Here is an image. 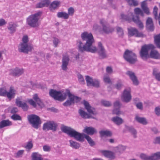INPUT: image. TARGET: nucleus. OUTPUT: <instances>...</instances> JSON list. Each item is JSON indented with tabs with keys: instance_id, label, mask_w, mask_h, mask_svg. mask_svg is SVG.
<instances>
[{
	"instance_id": "f257e3e1",
	"label": "nucleus",
	"mask_w": 160,
	"mask_h": 160,
	"mask_svg": "<svg viewBox=\"0 0 160 160\" xmlns=\"http://www.w3.org/2000/svg\"><path fill=\"white\" fill-rule=\"evenodd\" d=\"M81 37L83 41H86V43L84 45L81 40L77 41V45L79 51L81 52L86 51L92 53H97L102 58L106 57L105 49L101 42H98L97 48L93 45L94 38L91 33L85 32L82 33Z\"/></svg>"
},
{
	"instance_id": "f03ea898",
	"label": "nucleus",
	"mask_w": 160,
	"mask_h": 160,
	"mask_svg": "<svg viewBox=\"0 0 160 160\" xmlns=\"http://www.w3.org/2000/svg\"><path fill=\"white\" fill-rule=\"evenodd\" d=\"M61 131L66 133L71 137L74 138L76 140L79 142H83L85 138L91 146L95 145L94 141L88 135L83 133H80L73 129L70 127L62 124L61 128Z\"/></svg>"
},
{
	"instance_id": "7ed1b4c3",
	"label": "nucleus",
	"mask_w": 160,
	"mask_h": 160,
	"mask_svg": "<svg viewBox=\"0 0 160 160\" xmlns=\"http://www.w3.org/2000/svg\"><path fill=\"white\" fill-rule=\"evenodd\" d=\"M41 14L42 12H39L29 16L27 20L28 24L32 27H38L39 25L38 20L40 17Z\"/></svg>"
},
{
	"instance_id": "20e7f679",
	"label": "nucleus",
	"mask_w": 160,
	"mask_h": 160,
	"mask_svg": "<svg viewBox=\"0 0 160 160\" xmlns=\"http://www.w3.org/2000/svg\"><path fill=\"white\" fill-rule=\"evenodd\" d=\"M122 19L130 22L132 20L136 23L140 29H142L143 28V25L142 22L140 20L139 17L137 15L134 16L133 14L130 12L128 14V15H125L123 14L121 15Z\"/></svg>"
},
{
	"instance_id": "39448f33",
	"label": "nucleus",
	"mask_w": 160,
	"mask_h": 160,
	"mask_svg": "<svg viewBox=\"0 0 160 160\" xmlns=\"http://www.w3.org/2000/svg\"><path fill=\"white\" fill-rule=\"evenodd\" d=\"M29 123L33 128L38 129L41 123L40 117L35 114L28 115L27 117Z\"/></svg>"
},
{
	"instance_id": "423d86ee",
	"label": "nucleus",
	"mask_w": 160,
	"mask_h": 160,
	"mask_svg": "<svg viewBox=\"0 0 160 160\" xmlns=\"http://www.w3.org/2000/svg\"><path fill=\"white\" fill-rule=\"evenodd\" d=\"M49 94L54 99L60 101H64L67 97L66 93H62L60 91H57L53 89L50 90Z\"/></svg>"
},
{
	"instance_id": "0eeeda50",
	"label": "nucleus",
	"mask_w": 160,
	"mask_h": 160,
	"mask_svg": "<svg viewBox=\"0 0 160 160\" xmlns=\"http://www.w3.org/2000/svg\"><path fill=\"white\" fill-rule=\"evenodd\" d=\"M123 57L126 61L131 64L134 63L137 60L135 53L128 50H126L125 52Z\"/></svg>"
},
{
	"instance_id": "6e6552de",
	"label": "nucleus",
	"mask_w": 160,
	"mask_h": 160,
	"mask_svg": "<svg viewBox=\"0 0 160 160\" xmlns=\"http://www.w3.org/2000/svg\"><path fill=\"white\" fill-rule=\"evenodd\" d=\"M67 95L69 99H68L63 103L64 106H69L72 104H74L75 102H79L81 98L79 97L75 96L71 93L69 91L67 92Z\"/></svg>"
},
{
	"instance_id": "1a4fd4ad",
	"label": "nucleus",
	"mask_w": 160,
	"mask_h": 160,
	"mask_svg": "<svg viewBox=\"0 0 160 160\" xmlns=\"http://www.w3.org/2000/svg\"><path fill=\"white\" fill-rule=\"evenodd\" d=\"M155 48L152 44L145 45L142 46L140 52L141 57L143 59H146L148 56V51Z\"/></svg>"
},
{
	"instance_id": "9d476101",
	"label": "nucleus",
	"mask_w": 160,
	"mask_h": 160,
	"mask_svg": "<svg viewBox=\"0 0 160 160\" xmlns=\"http://www.w3.org/2000/svg\"><path fill=\"white\" fill-rule=\"evenodd\" d=\"M100 23L102 27V31L105 33L109 34L114 31V28L110 27L107 21L104 19H100Z\"/></svg>"
},
{
	"instance_id": "9b49d317",
	"label": "nucleus",
	"mask_w": 160,
	"mask_h": 160,
	"mask_svg": "<svg viewBox=\"0 0 160 160\" xmlns=\"http://www.w3.org/2000/svg\"><path fill=\"white\" fill-rule=\"evenodd\" d=\"M58 126L57 123L53 121H49L43 124L42 129L43 130H51L55 132L57 130Z\"/></svg>"
},
{
	"instance_id": "f8f14e48",
	"label": "nucleus",
	"mask_w": 160,
	"mask_h": 160,
	"mask_svg": "<svg viewBox=\"0 0 160 160\" xmlns=\"http://www.w3.org/2000/svg\"><path fill=\"white\" fill-rule=\"evenodd\" d=\"M128 33L130 36H135L136 37H142L144 35L142 32H139L135 28L131 27L128 28Z\"/></svg>"
},
{
	"instance_id": "ddd939ff",
	"label": "nucleus",
	"mask_w": 160,
	"mask_h": 160,
	"mask_svg": "<svg viewBox=\"0 0 160 160\" xmlns=\"http://www.w3.org/2000/svg\"><path fill=\"white\" fill-rule=\"evenodd\" d=\"M122 101L124 102L128 103L131 100L132 97L130 94V91L125 89L123 91L121 97Z\"/></svg>"
},
{
	"instance_id": "4468645a",
	"label": "nucleus",
	"mask_w": 160,
	"mask_h": 160,
	"mask_svg": "<svg viewBox=\"0 0 160 160\" xmlns=\"http://www.w3.org/2000/svg\"><path fill=\"white\" fill-rule=\"evenodd\" d=\"M99 152L106 158L111 159H114L115 158V153L111 151L100 150Z\"/></svg>"
},
{
	"instance_id": "2eb2a0df",
	"label": "nucleus",
	"mask_w": 160,
	"mask_h": 160,
	"mask_svg": "<svg viewBox=\"0 0 160 160\" xmlns=\"http://www.w3.org/2000/svg\"><path fill=\"white\" fill-rule=\"evenodd\" d=\"M32 48V47L27 43H21L19 47V50L20 52L28 53L29 51H31Z\"/></svg>"
},
{
	"instance_id": "dca6fc26",
	"label": "nucleus",
	"mask_w": 160,
	"mask_h": 160,
	"mask_svg": "<svg viewBox=\"0 0 160 160\" xmlns=\"http://www.w3.org/2000/svg\"><path fill=\"white\" fill-rule=\"evenodd\" d=\"M83 104L85 108L88 112V114L90 115H96L97 114V113L95 111V108L91 107L88 102L85 100H84L83 101Z\"/></svg>"
},
{
	"instance_id": "f3484780",
	"label": "nucleus",
	"mask_w": 160,
	"mask_h": 160,
	"mask_svg": "<svg viewBox=\"0 0 160 160\" xmlns=\"http://www.w3.org/2000/svg\"><path fill=\"white\" fill-rule=\"evenodd\" d=\"M126 74L129 76L130 79L132 80L133 84L134 85H138L139 84V82L134 73L130 71H128L126 72Z\"/></svg>"
},
{
	"instance_id": "a211bd4d",
	"label": "nucleus",
	"mask_w": 160,
	"mask_h": 160,
	"mask_svg": "<svg viewBox=\"0 0 160 160\" xmlns=\"http://www.w3.org/2000/svg\"><path fill=\"white\" fill-rule=\"evenodd\" d=\"M83 132L89 135H93L97 133V130L92 127H86L83 130Z\"/></svg>"
},
{
	"instance_id": "6ab92c4d",
	"label": "nucleus",
	"mask_w": 160,
	"mask_h": 160,
	"mask_svg": "<svg viewBox=\"0 0 160 160\" xmlns=\"http://www.w3.org/2000/svg\"><path fill=\"white\" fill-rule=\"evenodd\" d=\"M18 25L12 22H10L8 23L7 28L10 34H13L16 31Z\"/></svg>"
},
{
	"instance_id": "aec40b11",
	"label": "nucleus",
	"mask_w": 160,
	"mask_h": 160,
	"mask_svg": "<svg viewBox=\"0 0 160 160\" xmlns=\"http://www.w3.org/2000/svg\"><path fill=\"white\" fill-rule=\"evenodd\" d=\"M125 130L131 133L134 138L137 137V131L132 126H125Z\"/></svg>"
},
{
	"instance_id": "412c9836",
	"label": "nucleus",
	"mask_w": 160,
	"mask_h": 160,
	"mask_svg": "<svg viewBox=\"0 0 160 160\" xmlns=\"http://www.w3.org/2000/svg\"><path fill=\"white\" fill-rule=\"evenodd\" d=\"M15 103L18 107L22 108L24 111H27L28 110V106L26 102H22V101L16 99Z\"/></svg>"
},
{
	"instance_id": "4be33fe9",
	"label": "nucleus",
	"mask_w": 160,
	"mask_h": 160,
	"mask_svg": "<svg viewBox=\"0 0 160 160\" xmlns=\"http://www.w3.org/2000/svg\"><path fill=\"white\" fill-rule=\"evenodd\" d=\"M146 27L148 30L152 31L154 30V27L152 19L148 17L147 20L146 22Z\"/></svg>"
},
{
	"instance_id": "5701e85b",
	"label": "nucleus",
	"mask_w": 160,
	"mask_h": 160,
	"mask_svg": "<svg viewBox=\"0 0 160 160\" xmlns=\"http://www.w3.org/2000/svg\"><path fill=\"white\" fill-rule=\"evenodd\" d=\"M61 3L60 2L55 0L52 2L50 4L49 9L51 11L55 10L59 7Z\"/></svg>"
},
{
	"instance_id": "b1692460",
	"label": "nucleus",
	"mask_w": 160,
	"mask_h": 160,
	"mask_svg": "<svg viewBox=\"0 0 160 160\" xmlns=\"http://www.w3.org/2000/svg\"><path fill=\"white\" fill-rule=\"evenodd\" d=\"M15 90L13 88L11 87L9 91L8 92H7L6 96L9 100H11L14 98L15 94Z\"/></svg>"
},
{
	"instance_id": "393cba45",
	"label": "nucleus",
	"mask_w": 160,
	"mask_h": 160,
	"mask_svg": "<svg viewBox=\"0 0 160 160\" xmlns=\"http://www.w3.org/2000/svg\"><path fill=\"white\" fill-rule=\"evenodd\" d=\"M79 113L81 116L83 118H95L92 116V115L88 114L82 109L79 110Z\"/></svg>"
},
{
	"instance_id": "a878e982",
	"label": "nucleus",
	"mask_w": 160,
	"mask_h": 160,
	"mask_svg": "<svg viewBox=\"0 0 160 160\" xmlns=\"http://www.w3.org/2000/svg\"><path fill=\"white\" fill-rule=\"evenodd\" d=\"M69 61V58L68 56H63L62 59V66L63 70H66V69Z\"/></svg>"
},
{
	"instance_id": "bb28decb",
	"label": "nucleus",
	"mask_w": 160,
	"mask_h": 160,
	"mask_svg": "<svg viewBox=\"0 0 160 160\" xmlns=\"http://www.w3.org/2000/svg\"><path fill=\"white\" fill-rule=\"evenodd\" d=\"M151 50L150 54V57L157 59H160V54L158 51L152 49Z\"/></svg>"
},
{
	"instance_id": "cd10ccee",
	"label": "nucleus",
	"mask_w": 160,
	"mask_h": 160,
	"mask_svg": "<svg viewBox=\"0 0 160 160\" xmlns=\"http://www.w3.org/2000/svg\"><path fill=\"white\" fill-rule=\"evenodd\" d=\"M12 122L8 120H2L0 122V129L11 125Z\"/></svg>"
},
{
	"instance_id": "c85d7f7f",
	"label": "nucleus",
	"mask_w": 160,
	"mask_h": 160,
	"mask_svg": "<svg viewBox=\"0 0 160 160\" xmlns=\"http://www.w3.org/2000/svg\"><path fill=\"white\" fill-rule=\"evenodd\" d=\"M141 6L142 8L145 13L148 15L150 14V12L148 8L147 7L145 1H144L142 2Z\"/></svg>"
},
{
	"instance_id": "c756f323",
	"label": "nucleus",
	"mask_w": 160,
	"mask_h": 160,
	"mask_svg": "<svg viewBox=\"0 0 160 160\" xmlns=\"http://www.w3.org/2000/svg\"><path fill=\"white\" fill-rule=\"evenodd\" d=\"M111 120L115 124L118 125L123 123V120L122 118L118 116L112 118Z\"/></svg>"
},
{
	"instance_id": "7c9ffc66",
	"label": "nucleus",
	"mask_w": 160,
	"mask_h": 160,
	"mask_svg": "<svg viewBox=\"0 0 160 160\" xmlns=\"http://www.w3.org/2000/svg\"><path fill=\"white\" fill-rule=\"evenodd\" d=\"M150 160H160V152L152 154L150 156Z\"/></svg>"
},
{
	"instance_id": "2f4dec72",
	"label": "nucleus",
	"mask_w": 160,
	"mask_h": 160,
	"mask_svg": "<svg viewBox=\"0 0 160 160\" xmlns=\"http://www.w3.org/2000/svg\"><path fill=\"white\" fill-rule=\"evenodd\" d=\"M135 120L138 122L143 125H146L148 122L146 119L144 118L140 117L138 116L135 117Z\"/></svg>"
},
{
	"instance_id": "473e14b6",
	"label": "nucleus",
	"mask_w": 160,
	"mask_h": 160,
	"mask_svg": "<svg viewBox=\"0 0 160 160\" xmlns=\"http://www.w3.org/2000/svg\"><path fill=\"white\" fill-rule=\"evenodd\" d=\"M57 17L59 18L67 19L69 18L68 14L65 12H58L57 14Z\"/></svg>"
},
{
	"instance_id": "72a5a7b5",
	"label": "nucleus",
	"mask_w": 160,
	"mask_h": 160,
	"mask_svg": "<svg viewBox=\"0 0 160 160\" xmlns=\"http://www.w3.org/2000/svg\"><path fill=\"white\" fill-rule=\"evenodd\" d=\"M70 146L73 148L77 149L80 147V144L79 143L74 141L72 140H69Z\"/></svg>"
},
{
	"instance_id": "f704fd0d",
	"label": "nucleus",
	"mask_w": 160,
	"mask_h": 160,
	"mask_svg": "<svg viewBox=\"0 0 160 160\" xmlns=\"http://www.w3.org/2000/svg\"><path fill=\"white\" fill-rule=\"evenodd\" d=\"M100 136L103 137L104 136H111L112 133L110 131L108 130H102L99 132Z\"/></svg>"
},
{
	"instance_id": "c9c22d12",
	"label": "nucleus",
	"mask_w": 160,
	"mask_h": 160,
	"mask_svg": "<svg viewBox=\"0 0 160 160\" xmlns=\"http://www.w3.org/2000/svg\"><path fill=\"white\" fill-rule=\"evenodd\" d=\"M155 43L157 47L160 48V33L154 36Z\"/></svg>"
},
{
	"instance_id": "e433bc0d",
	"label": "nucleus",
	"mask_w": 160,
	"mask_h": 160,
	"mask_svg": "<svg viewBox=\"0 0 160 160\" xmlns=\"http://www.w3.org/2000/svg\"><path fill=\"white\" fill-rule=\"evenodd\" d=\"M126 147L122 145H119L115 148V151L117 152L122 153L126 149Z\"/></svg>"
},
{
	"instance_id": "4c0bfd02",
	"label": "nucleus",
	"mask_w": 160,
	"mask_h": 160,
	"mask_svg": "<svg viewBox=\"0 0 160 160\" xmlns=\"http://www.w3.org/2000/svg\"><path fill=\"white\" fill-rule=\"evenodd\" d=\"M32 160H43V158L41 157V155L36 152L32 153Z\"/></svg>"
},
{
	"instance_id": "58836bf2",
	"label": "nucleus",
	"mask_w": 160,
	"mask_h": 160,
	"mask_svg": "<svg viewBox=\"0 0 160 160\" xmlns=\"http://www.w3.org/2000/svg\"><path fill=\"white\" fill-rule=\"evenodd\" d=\"M23 73V71H11L10 74L13 76L18 77Z\"/></svg>"
},
{
	"instance_id": "ea45409f",
	"label": "nucleus",
	"mask_w": 160,
	"mask_h": 160,
	"mask_svg": "<svg viewBox=\"0 0 160 160\" xmlns=\"http://www.w3.org/2000/svg\"><path fill=\"white\" fill-rule=\"evenodd\" d=\"M152 74L154 78L157 81L160 82V71H153Z\"/></svg>"
},
{
	"instance_id": "a19ab883",
	"label": "nucleus",
	"mask_w": 160,
	"mask_h": 160,
	"mask_svg": "<svg viewBox=\"0 0 160 160\" xmlns=\"http://www.w3.org/2000/svg\"><path fill=\"white\" fill-rule=\"evenodd\" d=\"M86 80L87 85L88 86H92L94 80H93L91 77L89 76H86Z\"/></svg>"
},
{
	"instance_id": "79ce46f5",
	"label": "nucleus",
	"mask_w": 160,
	"mask_h": 160,
	"mask_svg": "<svg viewBox=\"0 0 160 160\" xmlns=\"http://www.w3.org/2000/svg\"><path fill=\"white\" fill-rule=\"evenodd\" d=\"M102 105L106 107H109L112 106V103L108 101L102 100L101 101Z\"/></svg>"
},
{
	"instance_id": "37998d69",
	"label": "nucleus",
	"mask_w": 160,
	"mask_h": 160,
	"mask_svg": "<svg viewBox=\"0 0 160 160\" xmlns=\"http://www.w3.org/2000/svg\"><path fill=\"white\" fill-rule=\"evenodd\" d=\"M135 13L137 15H140L141 16L143 17L144 16V13L142 10L140 8H136L134 9Z\"/></svg>"
},
{
	"instance_id": "c03bdc74",
	"label": "nucleus",
	"mask_w": 160,
	"mask_h": 160,
	"mask_svg": "<svg viewBox=\"0 0 160 160\" xmlns=\"http://www.w3.org/2000/svg\"><path fill=\"white\" fill-rule=\"evenodd\" d=\"M140 157L143 160H150V156H148L145 154L142 153L140 154Z\"/></svg>"
},
{
	"instance_id": "a18cd8bd",
	"label": "nucleus",
	"mask_w": 160,
	"mask_h": 160,
	"mask_svg": "<svg viewBox=\"0 0 160 160\" xmlns=\"http://www.w3.org/2000/svg\"><path fill=\"white\" fill-rule=\"evenodd\" d=\"M126 1L128 4L130 5L137 6L138 4L136 0H126Z\"/></svg>"
},
{
	"instance_id": "49530a36",
	"label": "nucleus",
	"mask_w": 160,
	"mask_h": 160,
	"mask_svg": "<svg viewBox=\"0 0 160 160\" xmlns=\"http://www.w3.org/2000/svg\"><path fill=\"white\" fill-rule=\"evenodd\" d=\"M112 113L117 115H119L123 114V112L120 110V108H114Z\"/></svg>"
},
{
	"instance_id": "de8ad7c7",
	"label": "nucleus",
	"mask_w": 160,
	"mask_h": 160,
	"mask_svg": "<svg viewBox=\"0 0 160 160\" xmlns=\"http://www.w3.org/2000/svg\"><path fill=\"white\" fill-rule=\"evenodd\" d=\"M11 118L14 120H21L22 118L19 115L14 114L11 117Z\"/></svg>"
},
{
	"instance_id": "09e8293b",
	"label": "nucleus",
	"mask_w": 160,
	"mask_h": 160,
	"mask_svg": "<svg viewBox=\"0 0 160 160\" xmlns=\"http://www.w3.org/2000/svg\"><path fill=\"white\" fill-rule=\"evenodd\" d=\"M7 92L6 88H0V96H6Z\"/></svg>"
},
{
	"instance_id": "8fccbe9b",
	"label": "nucleus",
	"mask_w": 160,
	"mask_h": 160,
	"mask_svg": "<svg viewBox=\"0 0 160 160\" xmlns=\"http://www.w3.org/2000/svg\"><path fill=\"white\" fill-rule=\"evenodd\" d=\"M121 105L120 101L118 100L116 101L113 103L114 108H120Z\"/></svg>"
},
{
	"instance_id": "3c124183",
	"label": "nucleus",
	"mask_w": 160,
	"mask_h": 160,
	"mask_svg": "<svg viewBox=\"0 0 160 160\" xmlns=\"http://www.w3.org/2000/svg\"><path fill=\"white\" fill-rule=\"evenodd\" d=\"M99 81L98 80L94 79L92 86L98 88L99 87Z\"/></svg>"
},
{
	"instance_id": "603ef678",
	"label": "nucleus",
	"mask_w": 160,
	"mask_h": 160,
	"mask_svg": "<svg viewBox=\"0 0 160 160\" xmlns=\"http://www.w3.org/2000/svg\"><path fill=\"white\" fill-rule=\"evenodd\" d=\"M78 78L79 82L81 84H84L85 83V81L82 76L80 74L78 75Z\"/></svg>"
},
{
	"instance_id": "864d4df0",
	"label": "nucleus",
	"mask_w": 160,
	"mask_h": 160,
	"mask_svg": "<svg viewBox=\"0 0 160 160\" xmlns=\"http://www.w3.org/2000/svg\"><path fill=\"white\" fill-rule=\"evenodd\" d=\"M117 31L119 36H122L123 34V30L122 28L119 27L117 28Z\"/></svg>"
},
{
	"instance_id": "5fc2aeb1",
	"label": "nucleus",
	"mask_w": 160,
	"mask_h": 160,
	"mask_svg": "<svg viewBox=\"0 0 160 160\" xmlns=\"http://www.w3.org/2000/svg\"><path fill=\"white\" fill-rule=\"evenodd\" d=\"M103 80L106 83L108 84L112 83L111 81L108 76L104 75L103 77Z\"/></svg>"
},
{
	"instance_id": "6e6d98bb",
	"label": "nucleus",
	"mask_w": 160,
	"mask_h": 160,
	"mask_svg": "<svg viewBox=\"0 0 160 160\" xmlns=\"http://www.w3.org/2000/svg\"><path fill=\"white\" fill-rule=\"evenodd\" d=\"M28 101L30 105L32 106L33 107L36 108L37 107L36 102L32 99H28Z\"/></svg>"
},
{
	"instance_id": "4d7b16f0",
	"label": "nucleus",
	"mask_w": 160,
	"mask_h": 160,
	"mask_svg": "<svg viewBox=\"0 0 160 160\" xmlns=\"http://www.w3.org/2000/svg\"><path fill=\"white\" fill-rule=\"evenodd\" d=\"M74 9L72 7H71L69 8L68 9V13H67L68 14V16L69 15L72 16L74 14Z\"/></svg>"
},
{
	"instance_id": "13d9d810",
	"label": "nucleus",
	"mask_w": 160,
	"mask_h": 160,
	"mask_svg": "<svg viewBox=\"0 0 160 160\" xmlns=\"http://www.w3.org/2000/svg\"><path fill=\"white\" fill-rule=\"evenodd\" d=\"M158 10V8L156 6H155L153 8V13L154 16V18L156 19H157V18L158 17L157 15Z\"/></svg>"
},
{
	"instance_id": "bf43d9fd",
	"label": "nucleus",
	"mask_w": 160,
	"mask_h": 160,
	"mask_svg": "<svg viewBox=\"0 0 160 160\" xmlns=\"http://www.w3.org/2000/svg\"><path fill=\"white\" fill-rule=\"evenodd\" d=\"M24 151L23 150H20L18 151L16 153V157L17 158H20L22 157L24 153Z\"/></svg>"
},
{
	"instance_id": "052dcab7",
	"label": "nucleus",
	"mask_w": 160,
	"mask_h": 160,
	"mask_svg": "<svg viewBox=\"0 0 160 160\" xmlns=\"http://www.w3.org/2000/svg\"><path fill=\"white\" fill-rule=\"evenodd\" d=\"M44 7H48L50 4V1L49 0H43L42 1Z\"/></svg>"
},
{
	"instance_id": "680f3d73",
	"label": "nucleus",
	"mask_w": 160,
	"mask_h": 160,
	"mask_svg": "<svg viewBox=\"0 0 160 160\" xmlns=\"http://www.w3.org/2000/svg\"><path fill=\"white\" fill-rule=\"evenodd\" d=\"M33 146V144L32 141H30L27 142L26 146L25 147V148L27 149H31Z\"/></svg>"
},
{
	"instance_id": "e2e57ef3",
	"label": "nucleus",
	"mask_w": 160,
	"mask_h": 160,
	"mask_svg": "<svg viewBox=\"0 0 160 160\" xmlns=\"http://www.w3.org/2000/svg\"><path fill=\"white\" fill-rule=\"evenodd\" d=\"M135 103L137 108L140 110H142L143 109L142 104L141 102L136 103L135 102Z\"/></svg>"
},
{
	"instance_id": "0e129e2a",
	"label": "nucleus",
	"mask_w": 160,
	"mask_h": 160,
	"mask_svg": "<svg viewBox=\"0 0 160 160\" xmlns=\"http://www.w3.org/2000/svg\"><path fill=\"white\" fill-rule=\"evenodd\" d=\"M154 112L155 114L157 116H160V108L159 107H157L155 108Z\"/></svg>"
},
{
	"instance_id": "69168bd1",
	"label": "nucleus",
	"mask_w": 160,
	"mask_h": 160,
	"mask_svg": "<svg viewBox=\"0 0 160 160\" xmlns=\"http://www.w3.org/2000/svg\"><path fill=\"white\" fill-rule=\"evenodd\" d=\"M53 42L55 47H56L59 42V40L57 38H54L53 40Z\"/></svg>"
},
{
	"instance_id": "338daca9",
	"label": "nucleus",
	"mask_w": 160,
	"mask_h": 160,
	"mask_svg": "<svg viewBox=\"0 0 160 160\" xmlns=\"http://www.w3.org/2000/svg\"><path fill=\"white\" fill-rule=\"evenodd\" d=\"M28 41V38L27 36H24L22 38V43H27Z\"/></svg>"
},
{
	"instance_id": "774afa93",
	"label": "nucleus",
	"mask_w": 160,
	"mask_h": 160,
	"mask_svg": "<svg viewBox=\"0 0 160 160\" xmlns=\"http://www.w3.org/2000/svg\"><path fill=\"white\" fill-rule=\"evenodd\" d=\"M153 143L155 144H160V137L156 138L153 141Z\"/></svg>"
}]
</instances>
